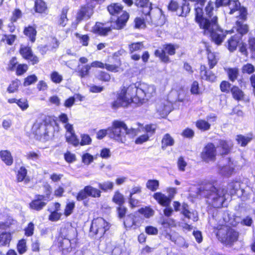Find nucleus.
<instances>
[{"label": "nucleus", "mask_w": 255, "mask_h": 255, "mask_svg": "<svg viewBox=\"0 0 255 255\" xmlns=\"http://www.w3.org/2000/svg\"><path fill=\"white\" fill-rule=\"evenodd\" d=\"M96 78L101 82L108 83L111 80V75L105 71L101 70L98 72Z\"/></svg>", "instance_id": "a18cd8bd"}, {"label": "nucleus", "mask_w": 255, "mask_h": 255, "mask_svg": "<svg viewBox=\"0 0 255 255\" xmlns=\"http://www.w3.org/2000/svg\"><path fill=\"white\" fill-rule=\"evenodd\" d=\"M24 235L26 237H31L34 234V225L32 222H29L24 229Z\"/></svg>", "instance_id": "338daca9"}, {"label": "nucleus", "mask_w": 255, "mask_h": 255, "mask_svg": "<svg viewBox=\"0 0 255 255\" xmlns=\"http://www.w3.org/2000/svg\"><path fill=\"white\" fill-rule=\"evenodd\" d=\"M109 227V223L104 218L97 217L92 220L90 231L94 235L102 237Z\"/></svg>", "instance_id": "9d476101"}, {"label": "nucleus", "mask_w": 255, "mask_h": 255, "mask_svg": "<svg viewBox=\"0 0 255 255\" xmlns=\"http://www.w3.org/2000/svg\"><path fill=\"white\" fill-rule=\"evenodd\" d=\"M144 221V218L136 213V211L133 214L128 215L124 223L127 228L136 230L142 226Z\"/></svg>", "instance_id": "2eb2a0df"}, {"label": "nucleus", "mask_w": 255, "mask_h": 255, "mask_svg": "<svg viewBox=\"0 0 255 255\" xmlns=\"http://www.w3.org/2000/svg\"><path fill=\"white\" fill-rule=\"evenodd\" d=\"M32 132L39 140L47 141L50 138L47 126L42 123H34L32 128Z\"/></svg>", "instance_id": "dca6fc26"}, {"label": "nucleus", "mask_w": 255, "mask_h": 255, "mask_svg": "<svg viewBox=\"0 0 255 255\" xmlns=\"http://www.w3.org/2000/svg\"><path fill=\"white\" fill-rule=\"evenodd\" d=\"M69 8L67 7H64L61 10V14H60L58 20L57 24L59 26L61 27H65L68 21L67 17V14Z\"/></svg>", "instance_id": "c9c22d12"}, {"label": "nucleus", "mask_w": 255, "mask_h": 255, "mask_svg": "<svg viewBox=\"0 0 255 255\" xmlns=\"http://www.w3.org/2000/svg\"><path fill=\"white\" fill-rule=\"evenodd\" d=\"M175 141L171 135L168 133H165L162 137L161 140V148L163 150L166 149L167 147L174 145Z\"/></svg>", "instance_id": "473e14b6"}, {"label": "nucleus", "mask_w": 255, "mask_h": 255, "mask_svg": "<svg viewBox=\"0 0 255 255\" xmlns=\"http://www.w3.org/2000/svg\"><path fill=\"white\" fill-rule=\"evenodd\" d=\"M199 76L202 80H205L210 83L215 82L217 78V76L210 69L207 68L204 64H201L199 68Z\"/></svg>", "instance_id": "a211bd4d"}, {"label": "nucleus", "mask_w": 255, "mask_h": 255, "mask_svg": "<svg viewBox=\"0 0 255 255\" xmlns=\"http://www.w3.org/2000/svg\"><path fill=\"white\" fill-rule=\"evenodd\" d=\"M160 224L164 228L170 229L175 227L176 225L175 221L172 218H163L161 220Z\"/></svg>", "instance_id": "8fccbe9b"}, {"label": "nucleus", "mask_w": 255, "mask_h": 255, "mask_svg": "<svg viewBox=\"0 0 255 255\" xmlns=\"http://www.w3.org/2000/svg\"><path fill=\"white\" fill-rule=\"evenodd\" d=\"M107 23L96 22L92 27V32L100 36L105 37L108 36L113 29H115V26L114 27L112 25L106 26Z\"/></svg>", "instance_id": "f3484780"}, {"label": "nucleus", "mask_w": 255, "mask_h": 255, "mask_svg": "<svg viewBox=\"0 0 255 255\" xmlns=\"http://www.w3.org/2000/svg\"><path fill=\"white\" fill-rule=\"evenodd\" d=\"M179 48L178 44L167 43L162 45L161 49H156L154 52L155 57L164 63H169L171 62L169 56H173L176 54V49Z\"/></svg>", "instance_id": "6e6552de"}, {"label": "nucleus", "mask_w": 255, "mask_h": 255, "mask_svg": "<svg viewBox=\"0 0 255 255\" xmlns=\"http://www.w3.org/2000/svg\"><path fill=\"white\" fill-rule=\"evenodd\" d=\"M112 200L113 203L118 205L124 204L125 203L124 196L119 190L114 192Z\"/></svg>", "instance_id": "ea45409f"}, {"label": "nucleus", "mask_w": 255, "mask_h": 255, "mask_svg": "<svg viewBox=\"0 0 255 255\" xmlns=\"http://www.w3.org/2000/svg\"><path fill=\"white\" fill-rule=\"evenodd\" d=\"M97 156L94 157L92 155L89 153H84L82 156V162L85 165L90 164L94 159L97 158Z\"/></svg>", "instance_id": "680f3d73"}, {"label": "nucleus", "mask_w": 255, "mask_h": 255, "mask_svg": "<svg viewBox=\"0 0 255 255\" xmlns=\"http://www.w3.org/2000/svg\"><path fill=\"white\" fill-rule=\"evenodd\" d=\"M20 81L15 79L11 82L7 88V91L9 93H13L17 92L18 90Z\"/></svg>", "instance_id": "6e6d98bb"}, {"label": "nucleus", "mask_w": 255, "mask_h": 255, "mask_svg": "<svg viewBox=\"0 0 255 255\" xmlns=\"http://www.w3.org/2000/svg\"><path fill=\"white\" fill-rule=\"evenodd\" d=\"M106 8L111 16L116 17L115 21V29H123L127 25L129 19V13L124 10V6L119 2H111L107 6Z\"/></svg>", "instance_id": "39448f33"}, {"label": "nucleus", "mask_w": 255, "mask_h": 255, "mask_svg": "<svg viewBox=\"0 0 255 255\" xmlns=\"http://www.w3.org/2000/svg\"><path fill=\"white\" fill-rule=\"evenodd\" d=\"M116 211L118 218L123 219L125 217L128 211V209L124 204L120 205L117 207Z\"/></svg>", "instance_id": "bf43d9fd"}, {"label": "nucleus", "mask_w": 255, "mask_h": 255, "mask_svg": "<svg viewBox=\"0 0 255 255\" xmlns=\"http://www.w3.org/2000/svg\"><path fill=\"white\" fill-rule=\"evenodd\" d=\"M199 191L207 199L208 204L214 208H221L227 200L228 190L217 186L214 182H207L200 187Z\"/></svg>", "instance_id": "f03ea898"}, {"label": "nucleus", "mask_w": 255, "mask_h": 255, "mask_svg": "<svg viewBox=\"0 0 255 255\" xmlns=\"http://www.w3.org/2000/svg\"><path fill=\"white\" fill-rule=\"evenodd\" d=\"M213 27H211L209 30L204 31V32H209L212 41L217 45H220L225 38L226 34L221 29L214 30Z\"/></svg>", "instance_id": "6ab92c4d"}, {"label": "nucleus", "mask_w": 255, "mask_h": 255, "mask_svg": "<svg viewBox=\"0 0 255 255\" xmlns=\"http://www.w3.org/2000/svg\"><path fill=\"white\" fill-rule=\"evenodd\" d=\"M228 79L232 82H235L239 76V69L238 67H229L225 69Z\"/></svg>", "instance_id": "72a5a7b5"}, {"label": "nucleus", "mask_w": 255, "mask_h": 255, "mask_svg": "<svg viewBox=\"0 0 255 255\" xmlns=\"http://www.w3.org/2000/svg\"><path fill=\"white\" fill-rule=\"evenodd\" d=\"M247 46L251 54V58L255 59V37L250 36L248 38Z\"/></svg>", "instance_id": "79ce46f5"}, {"label": "nucleus", "mask_w": 255, "mask_h": 255, "mask_svg": "<svg viewBox=\"0 0 255 255\" xmlns=\"http://www.w3.org/2000/svg\"><path fill=\"white\" fill-rule=\"evenodd\" d=\"M213 232L218 241L225 246H232L239 239V232L228 225H218L214 228Z\"/></svg>", "instance_id": "20e7f679"}, {"label": "nucleus", "mask_w": 255, "mask_h": 255, "mask_svg": "<svg viewBox=\"0 0 255 255\" xmlns=\"http://www.w3.org/2000/svg\"><path fill=\"white\" fill-rule=\"evenodd\" d=\"M16 181L17 182H24L27 184L30 181V178L27 176V170L23 166L19 167L16 173Z\"/></svg>", "instance_id": "a878e982"}, {"label": "nucleus", "mask_w": 255, "mask_h": 255, "mask_svg": "<svg viewBox=\"0 0 255 255\" xmlns=\"http://www.w3.org/2000/svg\"><path fill=\"white\" fill-rule=\"evenodd\" d=\"M138 92H143L133 85L122 86L116 93V98L110 104L112 109L116 110L120 108H127L132 104L140 105L144 102V97L137 95Z\"/></svg>", "instance_id": "f257e3e1"}, {"label": "nucleus", "mask_w": 255, "mask_h": 255, "mask_svg": "<svg viewBox=\"0 0 255 255\" xmlns=\"http://www.w3.org/2000/svg\"><path fill=\"white\" fill-rule=\"evenodd\" d=\"M44 192L45 195L36 194L34 198L29 203V208L31 210L36 211L42 210L47 205V200H51L52 188L50 185H47L45 187Z\"/></svg>", "instance_id": "0eeeda50"}, {"label": "nucleus", "mask_w": 255, "mask_h": 255, "mask_svg": "<svg viewBox=\"0 0 255 255\" xmlns=\"http://www.w3.org/2000/svg\"><path fill=\"white\" fill-rule=\"evenodd\" d=\"M194 5L195 21L199 28L203 31H208L212 26L218 25V16L214 15L215 7L214 2L211 0L208 1L204 7Z\"/></svg>", "instance_id": "7ed1b4c3"}, {"label": "nucleus", "mask_w": 255, "mask_h": 255, "mask_svg": "<svg viewBox=\"0 0 255 255\" xmlns=\"http://www.w3.org/2000/svg\"><path fill=\"white\" fill-rule=\"evenodd\" d=\"M101 196V191L100 189L87 185L77 193L75 198L77 201H81L86 199L88 197L99 198Z\"/></svg>", "instance_id": "ddd939ff"}, {"label": "nucleus", "mask_w": 255, "mask_h": 255, "mask_svg": "<svg viewBox=\"0 0 255 255\" xmlns=\"http://www.w3.org/2000/svg\"><path fill=\"white\" fill-rule=\"evenodd\" d=\"M59 44L58 40L55 37H52L46 45L49 51H53L58 48Z\"/></svg>", "instance_id": "de8ad7c7"}, {"label": "nucleus", "mask_w": 255, "mask_h": 255, "mask_svg": "<svg viewBox=\"0 0 255 255\" xmlns=\"http://www.w3.org/2000/svg\"><path fill=\"white\" fill-rule=\"evenodd\" d=\"M12 239V233L2 232L0 233V247H9Z\"/></svg>", "instance_id": "7c9ffc66"}, {"label": "nucleus", "mask_w": 255, "mask_h": 255, "mask_svg": "<svg viewBox=\"0 0 255 255\" xmlns=\"http://www.w3.org/2000/svg\"><path fill=\"white\" fill-rule=\"evenodd\" d=\"M75 35L78 38L83 46L87 47L89 45L90 37L88 34L82 35L76 32L75 33Z\"/></svg>", "instance_id": "603ef678"}, {"label": "nucleus", "mask_w": 255, "mask_h": 255, "mask_svg": "<svg viewBox=\"0 0 255 255\" xmlns=\"http://www.w3.org/2000/svg\"><path fill=\"white\" fill-rule=\"evenodd\" d=\"M91 68V66L89 64H86L84 65H79L78 66L77 70L78 76L81 78L89 76Z\"/></svg>", "instance_id": "4c0bfd02"}, {"label": "nucleus", "mask_w": 255, "mask_h": 255, "mask_svg": "<svg viewBox=\"0 0 255 255\" xmlns=\"http://www.w3.org/2000/svg\"><path fill=\"white\" fill-rule=\"evenodd\" d=\"M66 141L75 147L79 145V140L75 132L70 133L69 136L66 137Z\"/></svg>", "instance_id": "13d9d810"}, {"label": "nucleus", "mask_w": 255, "mask_h": 255, "mask_svg": "<svg viewBox=\"0 0 255 255\" xmlns=\"http://www.w3.org/2000/svg\"><path fill=\"white\" fill-rule=\"evenodd\" d=\"M230 93H231L233 99L237 102L243 101L245 99L244 92L237 85L232 86Z\"/></svg>", "instance_id": "c756f323"}, {"label": "nucleus", "mask_w": 255, "mask_h": 255, "mask_svg": "<svg viewBox=\"0 0 255 255\" xmlns=\"http://www.w3.org/2000/svg\"><path fill=\"white\" fill-rule=\"evenodd\" d=\"M195 126L198 129L203 131H207L211 128L210 124L203 119H199L196 121Z\"/></svg>", "instance_id": "a19ab883"}, {"label": "nucleus", "mask_w": 255, "mask_h": 255, "mask_svg": "<svg viewBox=\"0 0 255 255\" xmlns=\"http://www.w3.org/2000/svg\"><path fill=\"white\" fill-rule=\"evenodd\" d=\"M134 5L142 9V13L146 16H148L152 21L150 17V12L152 9V3L150 0H135Z\"/></svg>", "instance_id": "aec40b11"}, {"label": "nucleus", "mask_w": 255, "mask_h": 255, "mask_svg": "<svg viewBox=\"0 0 255 255\" xmlns=\"http://www.w3.org/2000/svg\"><path fill=\"white\" fill-rule=\"evenodd\" d=\"M23 33L26 37L28 38L29 40L31 43H34L36 40L37 35L36 25H28L25 26L23 28Z\"/></svg>", "instance_id": "b1692460"}, {"label": "nucleus", "mask_w": 255, "mask_h": 255, "mask_svg": "<svg viewBox=\"0 0 255 255\" xmlns=\"http://www.w3.org/2000/svg\"><path fill=\"white\" fill-rule=\"evenodd\" d=\"M136 213L139 215L140 214L143 215L142 217L144 219H148L153 216L154 211L150 207V206H146L138 209L136 211Z\"/></svg>", "instance_id": "e433bc0d"}, {"label": "nucleus", "mask_w": 255, "mask_h": 255, "mask_svg": "<svg viewBox=\"0 0 255 255\" xmlns=\"http://www.w3.org/2000/svg\"><path fill=\"white\" fill-rule=\"evenodd\" d=\"M232 86L228 81L223 80L221 82L219 87L222 93L229 94L232 90Z\"/></svg>", "instance_id": "c03bdc74"}, {"label": "nucleus", "mask_w": 255, "mask_h": 255, "mask_svg": "<svg viewBox=\"0 0 255 255\" xmlns=\"http://www.w3.org/2000/svg\"><path fill=\"white\" fill-rule=\"evenodd\" d=\"M127 129V125L123 121L114 120L111 127L108 128V134L109 136L114 140L121 142L125 143L127 140L125 137V130Z\"/></svg>", "instance_id": "423d86ee"}, {"label": "nucleus", "mask_w": 255, "mask_h": 255, "mask_svg": "<svg viewBox=\"0 0 255 255\" xmlns=\"http://www.w3.org/2000/svg\"><path fill=\"white\" fill-rule=\"evenodd\" d=\"M95 8V5L89 2L81 5L77 11L75 19L76 23L90 19L94 14Z\"/></svg>", "instance_id": "f8f14e48"}, {"label": "nucleus", "mask_w": 255, "mask_h": 255, "mask_svg": "<svg viewBox=\"0 0 255 255\" xmlns=\"http://www.w3.org/2000/svg\"><path fill=\"white\" fill-rule=\"evenodd\" d=\"M159 186V181L156 179H149L146 183V187L151 191H156Z\"/></svg>", "instance_id": "3c124183"}, {"label": "nucleus", "mask_w": 255, "mask_h": 255, "mask_svg": "<svg viewBox=\"0 0 255 255\" xmlns=\"http://www.w3.org/2000/svg\"><path fill=\"white\" fill-rule=\"evenodd\" d=\"M0 158L7 166H11L13 163V158L11 152L8 150L0 151Z\"/></svg>", "instance_id": "2f4dec72"}, {"label": "nucleus", "mask_w": 255, "mask_h": 255, "mask_svg": "<svg viewBox=\"0 0 255 255\" xmlns=\"http://www.w3.org/2000/svg\"><path fill=\"white\" fill-rule=\"evenodd\" d=\"M18 52L22 58L26 60L29 64L37 65L40 61L39 58L34 54L30 46L21 45L19 48Z\"/></svg>", "instance_id": "4468645a"}, {"label": "nucleus", "mask_w": 255, "mask_h": 255, "mask_svg": "<svg viewBox=\"0 0 255 255\" xmlns=\"http://www.w3.org/2000/svg\"><path fill=\"white\" fill-rule=\"evenodd\" d=\"M22 12L19 8L14 9L12 12V15L10 18V21L11 23H14L17 20L22 17Z\"/></svg>", "instance_id": "0e129e2a"}, {"label": "nucleus", "mask_w": 255, "mask_h": 255, "mask_svg": "<svg viewBox=\"0 0 255 255\" xmlns=\"http://www.w3.org/2000/svg\"><path fill=\"white\" fill-rule=\"evenodd\" d=\"M50 79L53 83L56 84H60L63 80L62 75L56 71H53L50 73Z\"/></svg>", "instance_id": "864d4df0"}, {"label": "nucleus", "mask_w": 255, "mask_h": 255, "mask_svg": "<svg viewBox=\"0 0 255 255\" xmlns=\"http://www.w3.org/2000/svg\"><path fill=\"white\" fill-rule=\"evenodd\" d=\"M1 41H6L7 44L12 45L16 39V35L14 34H4Z\"/></svg>", "instance_id": "774afa93"}, {"label": "nucleus", "mask_w": 255, "mask_h": 255, "mask_svg": "<svg viewBox=\"0 0 255 255\" xmlns=\"http://www.w3.org/2000/svg\"><path fill=\"white\" fill-rule=\"evenodd\" d=\"M241 70L243 74L252 75L255 72V67L252 64L248 63L242 66Z\"/></svg>", "instance_id": "4d7b16f0"}, {"label": "nucleus", "mask_w": 255, "mask_h": 255, "mask_svg": "<svg viewBox=\"0 0 255 255\" xmlns=\"http://www.w3.org/2000/svg\"><path fill=\"white\" fill-rule=\"evenodd\" d=\"M207 62L210 69H213L218 63L219 58L217 53L212 51L211 46L208 44L205 45Z\"/></svg>", "instance_id": "4be33fe9"}, {"label": "nucleus", "mask_w": 255, "mask_h": 255, "mask_svg": "<svg viewBox=\"0 0 255 255\" xmlns=\"http://www.w3.org/2000/svg\"><path fill=\"white\" fill-rule=\"evenodd\" d=\"M16 250L19 255H23L27 251L26 240L24 239L19 240L16 245Z\"/></svg>", "instance_id": "49530a36"}, {"label": "nucleus", "mask_w": 255, "mask_h": 255, "mask_svg": "<svg viewBox=\"0 0 255 255\" xmlns=\"http://www.w3.org/2000/svg\"><path fill=\"white\" fill-rule=\"evenodd\" d=\"M237 31L241 34V37L247 34L249 31V27L247 24L243 23L241 21H237Z\"/></svg>", "instance_id": "09e8293b"}, {"label": "nucleus", "mask_w": 255, "mask_h": 255, "mask_svg": "<svg viewBox=\"0 0 255 255\" xmlns=\"http://www.w3.org/2000/svg\"><path fill=\"white\" fill-rule=\"evenodd\" d=\"M242 40V37L236 34L232 36L227 41V47L231 52L237 49L240 42Z\"/></svg>", "instance_id": "cd10ccee"}, {"label": "nucleus", "mask_w": 255, "mask_h": 255, "mask_svg": "<svg viewBox=\"0 0 255 255\" xmlns=\"http://www.w3.org/2000/svg\"><path fill=\"white\" fill-rule=\"evenodd\" d=\"M143 47L144 43L143 41L132 42L128 46L129 53L130 54L140 51Z\"/></svg>", "instance_id": "37998d69"}, {"label": "nucleus", "mask_w": 255, "mask_h": 255, "mask_svg": "<svg viewBox=\"0 0 255 255\" xmlns=\"http://www.w3.org/2000/svg\"><path fill=\"white\" fill-rule=\"evenodd\" d=\"M98 187L104 192L112 190L114 188V183L111 181H107L98 184Z\"/></svg>", "instance_id": "e2e57ef3"}, {"label": "nucleus", "mask_w": 255, "mask_h": 255, "mask_svg": "<svg viewBox=\"0 0 255 255\" xmlns=\"http://www.w3.org/2000/svg\"><path fill=\"white\" fill-rule=\"evenodd\" d=\"M90 65L91 67L98 68L101 69L105 68L108 71L114 73H117L119 71L120 67L121 65V61L119 60V64H110L104 63L100 61H94Z\"/></svg>", "instance_id": "412c9836"}, {"label": "nucleus", "mask_w": 255, "mask_h": 255, "mask_svg": "<svg viewBox=\"0 0 255 255\" xmlns=\"http://www.w3.org/2000/svg\"><path fill=\"white\" fill-rule=\"evenodd\" d=\"M254 137L253 133L251 132L248 133L246 136L241 134L237 135L236 140L241 146L245 147L253 139Z\"/></svg>", "instance_id": "bb28decb"}, {"label": "nucleus", "mask_w": 255, "mask_h": 255, "mask_svg": "<svg viewBox=\"0 0 255 255\" xmlns=\"http://www.w3.org/2000/svg\"><path fill=\"white\" fill-rule=\"evenodd\" d=\"M28 69V66L25 63L18 64L15 70V74L20 76L25 73Z\"/></svg>", "instance_id": "5fc2aeb1"}, {"label": "nucleus", "mask_w": 255, "mask_h": 255, "mask_svg": "<svg viewBox=\"0 0 255 255\" xmlns=\"http://www.w3.org/2000/svg\"><path fill=\"white\" fill-rule=\"evenodd\" d=\"M167 9L172 12H176L178 16L185 17L190 11V3L184 2L181 4L176 0H171L168 5Z\"/></svg>", "instance_id": "9b49d317"}, {"label": "nucleus", "mask_w": 255, "mask_h": 255, "mask_svg": "<svg viewBox=\"0 0 255 255\" xmlns=\"http://www.w3.org/2000/svg\"><path fill=\"white\" fill-rule=\"evenodd\" d=\"M153 197L160 205L163 207H168L172 200V197L166 196L160 192L154 193Z\"/></svg>", "instance_id": "5701e85b"}, {"label": "nucleus", "mask_w": 255, "mask_h": 255, "mask_svg": "<svg viewBox=\"0 0 255 255\" xmlns=\"http://www.w3.org/2000/svg\"><path fill=\"white\" fill-rule=\"evenodd\" d=\"M218 147L221 150L219 153L220 155L224 156L231 152L233 147V144L228 140L220 139L219 140Z\"/></svg>", "instance_id": "393cba45"}, {"label": "nucleus", "mask_w": 255, "mask_h": 255, "mask_svg": "<svg viewBox=\"0 0 255 255\" xmlns=\"http://www.w3.org/2000/svg\"><path fill=\"white\" fill-rule=\"evenodd\" d=\"M35 12L38 13H44L47 10V6L43 0H35L34 5Z\"/></svg>", "instance_id": "f704fd0d"}, {"label": "nucleus", "mask_w": 255, "mask_h": 255, "mask_svg": "<svg viewBox=\"0 0 255 255\" xmlns=\"http://www.w3.org/2000/svg\"><path fill=\"white\" fill-rule=\"evenodd\" d=\"M217 147L211 142L207 143L204 146L200 153V158L202 162L209 163L215 162L217 156Z\"/></svg>", "instance_id": "1a4fd4ad"}, {"label": "nucleus", "mask_w": 255, "mask_h": 255, "mask_svg": "<svg viewBox=\"0 0 255 255\" xmlns=\"http://www.w3.org/2000/svg\"><path fill=\"white\" fill-rule=\"evenodd\" d=\"M53 206L54 210L50 212L48 220L51 222H56L61 219L62 216V214L59 212L61 209V204L59 202H55Z\"/></svg>", "instance_id": "c85d7f7f"}, {"label": "nucleus", "mask_w": 255, "mask_h": 255, "mask_svg": "<svg viewBox=\"0 0 255 255\" xmlns=\"http://www.w3.org/2000/svg\"><path fill=\"white\" fill-rule=\"evenodd\" d=\"M75 208V202L74 201L68 200L64 207L63 215L65 217H68L71 215Z\"/></svg>", "instance_id": "58836bf2"}, {"label": "nucleus", "mask_w": 255, "mask_h": 255, "mask_svg": "<svg viewBox=\"0 0 255 255\" xmlns=\"http://www.w3.org/2000/svg\"><path fill=\"white\" fill-rule=\"evenodd\" d=\"M18 64L17 57L15 56L12 57L8 61L7 70L8 71H15Z\"/></svg>", "instance_id": "052dcab7"}, {"label": "nucleus", "mask_w": 255, "mask_h": 255, "mask_svg": "<svg viewBox=\"0 0 255 255\" xmlns=\"http://www.w3.org/2000/svg\"><path fill=\"white\" fill-rule=\"evenodd\" d=\"M37 81V77L35 74H32L27 76L24 79V86H28L35 83Z\"/></svg>", "instance_id": "69168bd1"}]
</instances>
